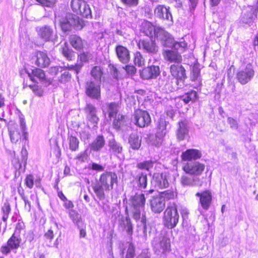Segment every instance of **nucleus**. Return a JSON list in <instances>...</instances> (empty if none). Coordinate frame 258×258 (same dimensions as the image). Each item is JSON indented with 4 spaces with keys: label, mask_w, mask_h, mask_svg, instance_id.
Returning <instances> with one entry per match:
<instances>
[{
    "label": "nucleus",
    "mask_w": 258,
    "mask_h": 258,
    "mask_svg": "<svg viewBox=\"0 0 258 258\" xmlns=\"http://www.w3.org/2000/svg\"><path fill=\"white\" fill-rule=\"evenodd\" d=\"M115 51L117 57L120 61L122 63H127L130 59V52L128 50L122 45H118L116 47Z\"/></svg>",
    "instance_id": "25"
},
{
    "label": "nucleus",
    "mask_w": 258,
    "mask_h": 258,
    "mask_svg": "<svg viewBox=\"0 0 258 258\" xmlns=\"http://www.w3.org/2000/svg\"><path fill=\"white\" fill-rule=\"evenodd\" d=\"M149 69L150 74L151 76V79L156 78L160 73V68L158 66H151L148 67Z\"/></svg>",
    "instance_id": "53"
},
{
    "label": "nucleus",
    "mask_w": 258,
    "mask_h": 258,
    "mask_svg": "<svg viewBox=\"0 0 258 258\" xmlns=\"http://www.w3.org/2000/svg\"><path fill=\"white\" fill-rule=\"evenodd\" d=\"M125 116L118 114L114 117V119L113 121V126L114 128L116 130L120 129L124 124L125 122Z\"/></svg>",
    "instance_id": "44"
},
{
    "label": "nucleus",
    "mask_w": 258,
    "mask_h": 258,
    "mask_svg": "<svg viewBox=\"0 0 258 258\" xmlns=\"http://www.w3.org/2000/svg\"><path fill=\"white\" fill-rule=\"evenodd\" d=\"M181 158L183 161H191L197 160L202 157L201 152L197 149H187L181 154Z\"/></svg>",
    "instance_id": "22"
},
{
    "label": "nucleus",
    "mask_w": 258,
    "mask_h": 258,
    "mask_svg": "<svg viewBox=\"0 0 258 258\" xmlns=\"http://www.w3.org/2000/svg\"><path fill=\"white\" fill-rule=\"evenodd\" d=\"M180 182L183 186H201L203 185V181L198 176H190L187 175H183L180 178Z\"/></svg>",
    "instance_id": "18"
},
{
    "label": "nucleus",
    "mask_w": 258,
    "mask_h": 258,
    "mask_svg": "<svg viewBox=\"0 0 258 258\" xmlns=\"http://www.w3.org/2000/svg\"><path fill=\"white\" fill-rule=\"evenodd\" d=\"M196 196L200 198L199 202L202 208L206 211L208 210L212 201V195L211 191L207 190L202 192H197Z\"/></svg>",
    "instance_id": "15"
},
{
    "label": "nucleus",
    "mask_w": 258,
    "mask_h": 258,
    "mask_svg": "<svg viewBox=\"0 0 258 258\" xmlns=\"http://www.w3.org/2000/svg\"><path fill=\"white\" fill-rule=\"evenodd\" d=\"M25 184L29 188H32L34 184V178L32 175H28L26 176L25 180Z\"/></svg>",
    "instance_id": "61"
},
{
    "label": "nucleus",
    "mask_w": 258,
    "mask_h": 258,
    "mask_svg": "<svg viewBox=\"0 0 258 258\" xmlns=\"http://www.w3.org/2000/svg\"><path fill=\"white\" fill-rule=\"evenodd\" d=\"M70 42L72 46L77 50H80L83 47V42L81 38L76 35L70 36Z\"/></svg>",
    "instance_id": "37"
},
{
    "label": "nucleus",
    "mask_w": 258,
    "mask_h": 258,
    "mask_svg": "<svg viewBox=\"0 0 258 258\" xmlns=\"http://www.w3.org/2000/svg\"><path fill=\"white\" fill-rule=\"evenodd\" d=\"M105 145V140L102 136H98L90 144V149L94 151L100 150Z\"/></svg>",
    "instance_id": "32"
},
{
    "label": "nucleus",
    "mask_w": 258,
    "mask_h": 258,
    "mask_svg": "<svg viewBox=\"0 0 258 258\" xmlns=\"http://www.w3.org/2000/svg\"><path fill=\"white\" fill-rule=\"evenodd\" d=\"M160 197H163V199H164V200L165 199L167 200H170L173 199L174 197V192L170 190H166L163 192H162L160 195H159Z\"/></svg>",
    "instance_id": "56"
},
{
    "label": "nucleus",
    "mask_w": 258,
    "mask_h": 258,
    "mask_svg": "<svg viewBox=\"0 0 258 258\" xmlns=\"http://www.w3.org/2000/svg\"><path fill=\"white\" fill-rule=\"evenodd\" d=\"M125 253V258H134L135 248L131 243H126L124 248L121 250V254L123 256Z\"/></svg>",
    "instance_id": "34"
},
{
    "label": "nucleus",
    "mask_w": 258,
    "mask_h": 258,
    "mask_svg": "<svg viewBox=\"0 0 258 258\" xmlns=\"http://www.w3.org/2000/svg\"><path fill=\"white\" fill-rule=\"evenodd\" d=\"M153 183L154 184L155 186L160 189L168 187L169 182L167 173H154L153 176Z\"/></svg>",
    "instance_id": "16"
},
{
    "label": "nucleus",
    "mask_w": 258,
    "mask_h": 258,
    "mask_svg": "<svg viewBox=\"0 0 258 258\" xmlns=\"http://www.w3.org/2000/svg\"><path fill=\"white\" fill-rule=\"evenodd\" d=\"M154 162L152 160L145 161L142 162L138 163L137 167L140 169H145L149 171L153 168Z\"/></svg>",
    "instance_id": "48"
},
{
    "label": "nucleus",
    "mask_w": 258,
    "mask_h": 258,
    "mask_svg": "<svg viewBox=\"0 0 258 258\" xmlns=\"http://www.w3.org/2000/svg\"><path fill=\"white\" fill-rule=\"evenodd\" d=\"M178 125V128L177 131V137L178 140H183L184 139L185 136L188 133L187 125L184 121L179 122Z\"/></svg>",
    "instance_id": "38"
},
{
    "label": "nucleus",
    "mask_w": 258,
    "mask_h": 258,
    "mask_svg": "<svg viewBox=\"0 0 258 258\" xmlns=\"http://www.w3.org/2000/svg\"><path fill=\"white\" fill-rule=\"evenodd\" d=\"M227 121L231 128L233 129H237L238 128V123L235 119L232 117H228Z\"/></svg>",
    "instance_id": "63"
},
{
    "label": "nucleus",
    "mask_w": 258,
    "mask_h": 258,
    "mask_svg": "<svg viewBox=\"0 0 258 258\" xmlns=\"http://www.w3.org/2000/svg\"><path fill=\"white\" fill-rule=\"evenodd\" d=\"M92 57V54L89 52H83L79 55L80 60L82 62H87Z\"/></svg>",
    "instance_id": "57"
},
{
    "label": "nucleus",
    "mask_w": 258,
    "mask_h": 258,
    "mask_svg": "<svg viewBox=\"0 0 258 258\" xmlns=\"http://www.w3.org/2000/svg\"><path fill=\"white\" fill-rule=\"evenodd\" d=\"M170 72L171 76L177 80V81L184 82L186 78L185 70L184 67L179 64H173L171 65L170 67Z\"/></svg>",
    "instance_id": "11"
},
{
    "label": "nucleus",
    "mask_w": 258,
    "mask_h": 258,
    "mask_svg": "<svg viewBox=\"0 0 258 258\" xmlns=\"http://www.w3.org/2000/svg\"><path fill=\"white\" fill-rule=\"evenodd\" d=\"M134 61L135 64L139 67L144 65L145 63L144 59L139 52H137L135 53Z\"/></svg>",
    "instance_id": "52"
},
{
    "label": "nucleus",
    "mask_w": 258,
    "mask_h": 258,
    "mask_svg": "<svg viewBox=\"0 0 258 258\" xmlns=\"http://www.w3.org/2000/svg\"><path fill=\"white\" fill-rule=\"evenodd\" d=\"M133 120L137 125L144 127L151 122V117L147 111L137 109L134 112Z\"/></svg>",
    "instance_id": "6"
},
{
    "label": "nucleus",
    "mask_w": 258,
    "mask_h": 258,
    "mask_svg": "<svg viewBox=\"0 0 258 258\" xmlns=\"http://www.w3.org/2000/svg\"><path fill=\"white\" fill-rule=\"evenodd\" d=\"M83 1L82 0H72L71 2V7L74 12L78 13Z\"/></svg>",
    "instance_id": "54"
},
{
    "label": "nucleus",
    "mask_w": 258,
    "mask_h": 258,
    "mask_svg": "<svg viewBox=\"0 0 258 258\" xmlns=\"http://www.w3.org/2000/svg\"><path fill=\"white\" fill-rule=\"evenodd\" d=\"M29 76L33 82H36L35 77L40 81L45 79V75L44 72L40 69H34L32 70L31 74L29 73Z\"/></svg>",
    "instance_id": "39"
},
{
    "label": "nucleus",
    "mask_w": 258,
    "mask_h": 258,
    "mask_svg": "<svg viewBox=\"0 0 258 258\" xmlns=\"http://www.w3.org/2000/svg\"><path fill=\"white\" fill-rule=\"evenodd\" d=\"M118 229L122 232H125L127 236L131 237L133 234L134 225L131 219L127 216H121L118 219Z\"/></svg>",
    "instance_id": "7"
},
{
    "label": "nucleus",
    "mask_w": 258,
    "mask_h": 258,
    "mask_svg": "<svg viewBox=\"0 0 258 258\" xmlns=\"http://www.w3.org/2000/svg\"><path fill=\"white\" fill-rule=\"evenodd\" d=\"M38 33L40 37L46 41H52L53 38V31L48 26H44L39 28Z\"/></svg>",
    "instance_id": "28"
},
{
    "label": "nucleus",
    "mask_w": 258,
    "mask_h": 258,
    "mask_svg": "<svg viewBox=\"0 0 258 258\" xmlns=\"http://www.w3.org/2000/svg\"><path fill=\"white\" fill-rule=\"evenodd\" d=\"M107 112L109 117H114L117 115L118 106L115 103L112 102L106 104Z\"/></svg>",
    "instance_id": "43"
},
{
    "label": "nucleus",
    "mask_w": 258,
    "mask_h": 258,
    "mask_svg": "<svg viewBox=\"0 0 258 258\" xmlns=\"http://www.w3.org/2000/svg\"><path fill=\"white\" fill-rule=\"evenodd\" d=\"M167 122L162 118H160L157 123V131L156 134V138L158 139L156 142L153 143L155 146H159L161 144L162 139L166 134Z\"/></svg>",
    "instance_id": "17"
},
{
    "label": "nucleus",
    "mask_w": 258,
    "mask_h": 258,
    "mask_svg": "<svg viewBox=\"0 0 258 258\" xmlns=\"http://www.w3.org/2000/svg\"><path fill=\"white\" fill-rule=\"evenodd\" d=\"M138 46L140 49H142L150 53L154 54L158 51V46L152 39L140 40Z\"/></svg>",
    "instance_id": "20"
},
{
    "label": "nucleus",
    "mask_w": 258,
    "mask_h": 258,
    "mask_svg": "<svg viewBox=\"0 0 258 258\" xmlns=\"http://www.w3.org/2000/svg\"><path fill=\"white\" fill-rule=\"evenodd\" d=\"M35 64L40 67H46L50 62L47 54L43 51H38L35 55Z\"/></svg>",
    "instance_id": "23"
},
{
    "label": "nucleus",
    "mask_w": 258,
    "mask_h": 258,
    "mask_svg": "<svg viewBox=\"0 0 258 258\" xmlns=\"http://www.w3.org/2000/svg\"><path fill=\"white\" fill-rule=\"evenodd\" d=\"M83 17L88 18L91 17V11L89 6L85 2H83L81 6L80 10L78 11V13Z\"/></svg>",
    "instance_id": "41"
},
{
    "label": "nucleus",
    "mask_w": 258,
    "mask_h": 258,
    "mask_svg": "<svg viewBox=\"0 0 258 258\" xmlns=\"http://www.w3.org/2000/svg\"><path fill=\"white\" fill-rule=\"evenodd\" d=\"M151 209L155 213H160L165 206L164 199L159 196L153 197L150 200Z\"/></svg>",
    "instance_id": "14"
},
{
    "label": "nucleus",
    "mask_w": 258,
    "mask_h": 258,
    "mask_svg": "<svg viewBox=\"0 0 258 258\" xmlns=\"http://www.w3.org/2000/svg\"><path fill=\"white\" fill-rule=\"evenodd\" d=\"M138 187L139 189L142 190L146 188L147 185V175L142 172L136 177Z\"/></svg>",
    "instance_id": "40"
},
{
    "label": "nucleus",
    "mask_w": 258,
    "mask_h": 258,
    "mask_svg": "<svg viewBox=\"0 0 258 258\" xmlns=\"http://www.w3.org/2000/svg\"><path fill=\"white\" fill-rule=\"evenodd\" d=\"M109 147L110 150L114 154L121 153L122 150V147L120 144L116 142L114 139L110 140L109 142Z\"/></svg>",
    "instance_id": "42"
},
{
    "label": "nucleus",
    "mask_w": 258,
    "mask_h": 258,
    "mask_svg": "<svg viewBox=\"0 0 258 258\" xmlns=\"http://www.w3.org/2000/svg\"><path fill=\"white\" fill-rule=\"evenodd\" d=\"M80 24L79 18L72 14H67L65 18L60 22V27L64 32L70 30L72 27H78Z\"/></svg>",
    "instance_id": "8"
},
{
    "label": "nucleus",
    "mask_w": 258,
    "mask_h": 258,
    "mask_svg": "<svg viewBox=\"0 0 258 258\" xmlns=\"http://www.w3.org/2000/svg\"><path fill=\"white\" fill-rule=\"evenodd\" d=\"M68 213L73 222L76 224H78L81 219L80 214L72 209L70 210Z\"/></svg>",
    "instance_id": "50"
},
{
    "label": "nucleus",
    "mask_w": 258,
    "mask_h": 258,
    "mask_svg": "<svg viewBox=\"0 0 258 258\" xmlns=\"http://www.w3.org/2000/svg\"><path fill=\"white\" fill-rule=\"evenodd\" d=\"M83 66V64L81 63H78V64H76V65L74 66V65H71L70 66H69L68 67V68L70 70H74L75 71L76 74H78L81 69L82 68Z\"/></svg>",
    "instance_id": "62"
},
{
    "label": "nucleus",
    "mask_w": 258,
    "mask_h": 258,
    "mask_svg": "<svg viewBox=\"0 0 258 258\" xmlns=\"http://www.w3.org/2000/svg\"><path fill=\"white\" fill-rule=\"evenodd\" d=\"M157 28L149 21H144L142 23L141 31L146 36L152 38L155 36Z\"/></svg>",
    "instance_id": "27"
},
{
    "label": "nucleus",
    "mask_w": 258,
    "mask_h": 258,
    "mask_svg": "<svg viewBox=\"0 0 258 258\" xmlns=\"http://www.w3.org/2000/svg\"><path fill=\"white\" fill-rule=\"evenodd\" d=\"M164 56L166 60L170 62L180 63L182 60V57L179 52L174 50H166Z\"/></svg>",
    "instance_id": "29"
},
{
    "label": "nucleus",
    "mask_w": 258,
    "mask_h": 258,
    "mask_svg": "<svg viewBox=\"0 0 258 258\" xmlns=\"http://www.w3.org/2000/svg\"><path fill=\"white\" fill-rule=\"evenodd\" d=\"M155 36L165 46L170 47L173 44V38L164 29L157 27Z\"/></svg>",
    "instance_id": "13"
},
{
    "label": "nucleus",
    "mask_w": 258,
    "mask_h": 258,
    "mask_svg": "<svg viewBox=\"0 0 258 258\" xmlns=\"http://www.w3.org/2000/svg\"><path fill=\"white\" fill-rule=\"evenodd\" d=\"M100 82L92 80L87 82L86 93L91 98L98 99L100 97Z\"/></svg>",
    "instance_id": "9"
},
{
    "label": "nucleus",
    "mask_w": 258,
    "mask_h": 258,
    "mask_svg": "<svg viewBox=\"0 0 258 258\" xmlns=\"http://www.w3.org/2000/svg\"><path fill=\"white\" fill-rule=\"evenodd\" d=\"M39 4L44 7H52L56 2V0H35Z\"/></svg>",
    "instance_id": "55"
},
{
    "label": "nucleus",
    "mask_w": 258,
    "mask_h": 258,
    "mask_svg": "<svg viewBox=\"0 0 258 258\" xmlns=\"http://www.w3.org/2000/svg\"><path fill=\"white\" fill-rule=\"evenodd\" d=\"M179 218L176 205L174 203H170L164 213L163 221L165 226L168 229L174 228L178 222Z\"/></svg>",
    "instance_id": "2"
},
{
    "label": "nucleus",
    "mask_w": 258,
    "mask_h": 258,
    "mask_svg": "<svg viewBox=\"0 0 258 258\" xmlns=\"http://www.w3.org/2000/svg\"><path fill=\"white\" fill-rule=\"evenodd\" d=\"M2 211L3 212V220L6 222L8 217L9 213L11 211V207L8 203H5L2 207Z\"/></svg>",
    "instance_id": "51"
},
{
    "label": "nucleus",
    "mask_w": 258,
    "mask_h": 258,
    "mask_svg": "<svg viewBox=\"0 0 258 258\" xmlns=\"http://www.w3.org/2000/svg\"><path fill=\"white\" fill-rule=\"evenodd\" d=\"M10 139L13 143H16L19 140H26L28 134L26 132V125L23 121H21L20 126L11 127L9 129Z\"/></svg>",
    "instance_id": "5"
},
{
    "label": "nucleus",
    "mask_w": 258,
    "mask_h": 258,
    "mask_svg": "<svg viewBox=\"0 0 258 258\" xmlns=\"http://www.w3.org/2000/svg\"><path fill=\"white\" fill-rule=\"evenodd\" d=\"M172 79L169 76H167L165 72L163 73V76L158 80V85L160 87L167 89L172 82Z\"/></svg>",
    "instance_id": "36"
},
{
    "label": "nucleus",
    "mask_w": 258,
    "mask_h": 258,
    "mask_svg": "<svg viewBox=\"0 0 258 258\" xmlns=\"http://www.w3.org/2000/svg\"><path fill=\"white\" fill-rule=\"evenodd\" d=\"M128 202L132 208L144 209L146 203L145 195L143 194H136L131 197Z\"/></svg>",
    "instance_id": "19"
},
{
    "label": "nucleus",
    "mask_w": 258,
    "mask_h": 258,
    "mask_svg": "<svg viewBox=\"0 0 258 258\" xmlns=\"http://www.w3.org/2000/svg\"><path fill=\"white\" fill-rule=\"evenodd\" d=\"M154 15L160 19L173 22L172 16L169 8H167L164 5H158L154 9Z\"/></svg>",
    "instance_id": "12"
},
{
    "label": "nucleus",
    "mask_w": 258,
    "mask_h": 258,
    "mask_svg": "<svg viewBox=\"0 0 258 258\" xmlns=\"http://www.w3.org/2000/svg\"><path fill=\"white\" fill-rule=\"evenodd\" d=\"M250 10L241 16L240 21L242 23L250 24L256 17L258 8L250 7Z\"/></svg>",
    "instance_id": "26"
},
{
    "label": "nucleus",
    "mask_w": 258,
    "mask_h": 258,
    "mask_svg": "<svg viewBox=\"0 0 258 258\" xmlns=\"http://www.w3.org/2000/svg\"><path fill=\"white\" fill-rule=\"evenodd\" d=\"M142 139L137 133H132L128 138V143L133 150H138L141 145Z\"/></svg>",
    "instance_id": "31"
},
{
    "label": "nucleus",
    "mask_w": 258,
    "mask_h": 258,
    "mask_svg": "<svg viewBox=\"0 0 258 258\" xmlns=\"http://www.w3.org/2000/svg\"><path fill=\"white\" fill-rule=\"evenodd\" d=\"M122 2L126 5L131 6H136L138 4V0H121Z\"/></svg>",
    "instance_id": "64"
},
{
    "label": "nucleus",
    "mask_w": 258,
    "mask_h": 258,
    "mask_svg": "<svg viewBox=\"0 0 258 258\" xmlns=\"http://www.w3.org/2000/svg\"><path fill=\"white\" fill-rule=\"evenodd\" d=\"M149 71L148 67L144 68L140 73L141 78L145 80L151 79V76Z\"/></svg>",
    "instance_id": "58"
},
{
    "label": "nucleus",
    "mask_w": 258,
    "mask_h": 258,
    "mask_svg": "<svg viewBox=\"0 0 258 258\" xmlns=\"http://www.w3.org/2000/svg\"><path fill=\"white\" fill-rule=\"evenodd\" d=\"M254 71L251 64L239 69L236 73V79L241 85H245L251 81L254 76Z\"/></svg>",
    "instance_id": "4"
},
{
    "label": "nucleus",
    "mask_w": 258,
    "mask_h": 258,
    "mask_svg": "<svg viewBox=\"0 0 258 258\" xmlns=\"http://www.w3.org/2000/svg\"><path fill=\"white\" fill-rule=\"evenodd\" d=\"M30 88L32 89L33 92L38 96H41L43 95V91L41 87L37 85L30 86Z\"/></svg>",
    "instance_id": "59"
},
{
    "label": "nucleus",
    "mask_w": 258,
    "mask_h": 258,
    "mask_svg": "<svg viewBox=\"0 0 258 258\" xmlns=\"http://www.w3.org/2000/svg\"><path fill=\"white\" fill-rule=\"evenodd\" d=\"M172 46V50H179L180 53L182 52L184 49L186 47V44L184 42H174V40L173 39V44L170 46Z\"/></svg>",
    "instance_id": "49"
},
{
    "label": "nucleus",
    "mask_w": 258,
    "mask_h": 258,
    "mask_svg": "<svg viewBox=\"0 0 258 258\" xmlns=\"http://www.w3.org/2000/svg\"><path fill=\"white\" fill-rule=\"evenodd\" d=\"M197 98V93L194 90L185 93L181 97L182 100H183L185 103H188L190 101H195Z\"/></svg>",
    "instance_id": "45"
},
{
    "label": "nucleus",
    "mask_w": 258,
    "mask_h": 258,
    "mask_svg": "<svg viewBox=\"0 0 258 258\" xmlns=\"http://www.w3.org/2000/svg\"><path fill=\"white\" fill-rule=\"evenodd\" d=\"M153 249L157 254L166 253L170 251V240L164 236L156 237L152 242Z\"/></svg>",
    "instance_id": "3"
},
{
    "label": "nucleus",
    "mask_w": 258,
    "mask_h": 258,
    "mask_svg": "<svg viewBox=\"0 0 258 258\" xmlns=\"http://www.w3.org/2000/svg\"><path fill=\"white\" fill-rule=\"evenodd\" d=\"M144 209L132 208V214L133 218L137 221L141 219V222L143 226L144 232H145L147 229L146 218L145 216L142 214L141 216V210Z\"/></svg>",
    "instance_id": "30"
},
{
    "label": "nucleus",
    "mask_w": 258,
    "mask_h": 258,
    "mask_svg": "<svg viewBox=\"0 0 258 258\" xmlns=\"http://www.w3.org/2000/svg\"><path fill=\"white\" fill-rule=\"evenodd\" d=\"M69 148L72 151H76L79 148V141L78 139L72 135L68 137Z\"/></svg>",
    "instance_id": "46"
},
{
    "label": "nucleus",
    "mask_w": 258,
    "mask_h": 258,
    "mask_svg": "<svg viewBox=\"0 0 258 258\" xmlns=\"http://www.w3.org/2000/svg\"><path fill=\"white\" fill-rule=\"evenodd\" d=\"M117 182L116 173L112 172H105L102 173L98 182L92 186L97 197L102 200L105 199L104 191H109L113 189V185Z\"/></svg>",
    "instance_id": "1"
},
{
    "label": "nucleus",
    "mask_w": 258,
    "mask_h": 258,
    "mask_svg": "<svg viewBox=\"0 0 258 258\" xmlns=\"http://www.w3.org/2000/svg\"><path fill=\"white\" fill-rule=\"evenodd\" d=\"M60 51L63 56L68 60H72L75 57L74 51L72 49L69 48L67 42H65L61 45L60 48Z\"/></svg>",
    "instance_id": "33"
},
{
    "label": "nucleus",
    "mask_w": 258,
    "mask_h": 258,
    "mask_svg": "<svg viewBox=\"0 0 258 258\" xmlns=\"http://www.w3.org/2000/svg\"><path fill=\"white\" fill-rule=\"evenodd\" d=\"M71 75L69 72L66 71L61 74L59 81L61 83H65L68 82L71 79Z\"/></svg>",
    "instance_id": "60"
},
{
    "label": "nucleus",
    "mask_w": 258,
    "mask_h": 258,
    "mask_svg": "<svg viewBox=\"0 0 258 258\" xmlns=\"http://www.w3.org/2000/svg\"><path fill=\"white\" fill-rule=\"evenodd\" d=\"M91 74L92 77L96 80V82L101 83V78L103 73L100 67L95 66L93 67L91 72Z\"/></svg>",
    "instance_id": "47"
},
{
    "label": "nucleus",
    "mask_w": 258,
    "mask_h": 258,
    "mask_svg": "<svg viewBox=\"0 0 258 258\" xmlns=\"http://www.w3.org/2000/svg\"><path fill=\"white\" fill-rule=\"evenodd\" d=\"M85 111L87 114V118L94 126L98 124L99 118L96 115V109L94 106L91 104H87L85 107Z\"/></svg>",
    "instance_id": "21"
},
{
    "label": "nucleus",
    "mask_w": 258,
    "mask_h": 258,
    "mask_svg": "<svg viewBox=\"0 0 258 258\" xmlns=\"http://www.w3.org/2000/svg\"><path fill=\"white\" fill-rule=\"evenodd\" d=\"M205 168L204 164L199 162H194L187 163L183 169L186 173L198 176L202 173Z\"/></svg>",
    "instance_id": "10"
},
{
    "label": "nucleus",
    "mask_w": 258,
    "mask_h": 258,
    "mask_svg": "<svg viewBox=\"0 0 258 258\" xmlns=\"http://www.w3.org/2000/svg\"><path fill=\"white\" fill-rule=\"evenodd\" d=\"M21 241V239L20 236L16 235L15 233L8 240L7 244L12 249H17L19 247Z\"/></svg>",
    "instance_id": "35"
},
{
    "label": "nucleus",
    "mask_w": 258,
    "mask_h": 258,
    "mask_svg": "<svg viewBox=\"0 0 258 258\" xmlns=\"http://www.w3.org/2000/svg\"><path fill=\"white\" fill-rule=\"evenodd\" d=\"M200 69L197 65H194L191 69L190 80L194 84L192 86L195 88H198L201 86L202 80L200 75Z\"/></svg>",
    "instance_id": "24"
}]
</instances>
